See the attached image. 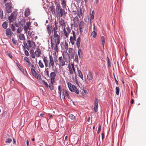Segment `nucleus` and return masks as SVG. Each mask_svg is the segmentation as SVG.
<instances>
[{
  "label": "nucleus",
  "instance_id": "obj_1",
  "mask_svg": "<svg viewBox=\"0 0 146 146\" xmlns=\"http://www.w3.org/2000/svg\"><path fill=\"white\" fill-rule=\"evenodd\" d=\"M50 78V83H49V85L44 80L42 81V82L47 88H48L49 87L50 90H54V86L53 84L55 82V72H52L51 73Z\"/></svg>",
  "mask_w": 146,
  "mask_h": 146
},
{
  "label": "nucleus",
  "instance_id": "obj_2",
  "mask_svg": "<svg viewBox=\"0 0 146 146\" xmlns=\"http://www.w3.org/2000/svg\"><path fill=\"white\" fill-rule=\"evenodd\" d=\"M58 93L60 95V98L63 99H64L65 97L67 96L68 98H70L69 96V92L66 90H62L60 86H58Z\"/></svg>",
  "mask_w": 146,
  "mask_h": 146
},
{
  "label": "nucleus",
  "instance_id": "obj_3",
  "mask_svg": "<svg viewBox=\"0 0 146 146\" xmlns=\"http://www.w3.org/2000/svg\"><path fill=\"white\" fill-rule=\"evenodd\" d=\"M27 43L24 42V46L27 48V50H29L30 48H35L36 46L35 42L33 41H31L29 40L27 41Z\"/></svg>",
  "mask_w": 146,
  "mask_h": 146
},
{
  "label": "nucleus",
  "instance_id": "obj_4",
  "mask_svg": "<svg viewBox=\"0 0 146 146\" xmlns=\"http://www.w3.org/2000/svg\"><path fill=\"white\" fill-rule=\"evenodd\" d=\"M67 84L68 88L71 92H74L77 95L79 94V90L74 85L72 84L71 83L69 82L67 83Z\"/></svg>",
  "mask_w": 146,
  "mask_h": 146
},
{
  "label": "nucleus",
  "instance_id": "obj_5",
  "mask_svg": "<svg viewBox=\"0 0 146 146\" xmlns=\"http://www.w3.org/2000/svg\"><path fill=\"white\" fill-rule=\"evenodd\" d=\"M56 17L60 18L63 16L65 12L64 9L61 8V6L59 4H58L56 9Z\"/></svg>",
  "mask_w": 146,
  "mask_h": 146
},
{
  "label": "nucleus",
  "instance_id": "obj_6",
  "mask_svg": "<svg viewBox=\"0 0 146 146\" xmlns=\"http://www.w3.org/2000/svg\"><path fill=\"white\" fill-rule=\"evenodd\" d=\"M63 58L62 56L59 57V62L60 64L64 66L65 64V62H68L69 61L70 57L69 55H63Z\"/></svg>",
  "mask_w": 146,
  "mask_h": 146
},
{
  "label": "nucleus",
  "instance_id": "obj_7",
  "mask_svg": "<svg viewBox=\"0 0 146 146\" xmlns=\"http://www.w3.org/2000/svg\"><path fill=\"white\" fill-rule=\"evenodd\" d=\"M88 27V25L86 24L83 21H81L79 25V29L80 33L86 31Z\"/></svg>",
  "mask_w": 146,
  "mask_h": 146
},
{
  "label": "nucleus",
  "instance_id": "obj_8",
  "mask_svg": "<svg viewBox=\"0 0 146 146\" xmlns=\"http://www.w3.org/2000/svg\"><path fill=\"white\" fill-rule=\"evenodd\" d=\"M59 23L60 25L63 28L64 35L66 38H68V35L67 34V33L66 30V29L65 28L66 25L65 23L64 20L62 19H59Z\"/></svg>",
  "mask_w": 146,
  "mask_h": 146
},
{
  "label": "nucleus",
  "instance_id": "obj_9",
  "mask_svg": "<svg viewBox=\"0 0 146 146\" xmlns=\"http://www.w3.org/2000/svg\"><path fill=\"white\" fill-rule=\"evenodd\" d=\"M17 15L16 12L15 11H13L8 18L10 23H13L15 20Z\"/></svg>",
  "mask_w": 146,
  "mask_h": 146
},
{
  "label": "nucleus",
  "instance_id": "obj_10",
  "mask_svg": "<svg viewBox=\"0 0 146 146\" xmlns=\"http://www.w3.org/2000/svg\"><path fill=\"white\" fill-rule=\"evenodd\" d=\"M6 10L7 13H9L12 11L13 7L11 3H8L6 5Z\"/></svg>",
  "mask_w": 146,
  "mask_h": 146
},
{
  "label": "nucleus",
  "instance_id": "obj_11",
  "mask_svg": "<svg viewBox=\"0 0 146 146\" xmlns=\"http://www.w3.org/2000/svg\"><path fill=\"white\" fill-rule=\"evenodd\" d=\"M56 34V32H55V38H56V42L55 41V43L56 45H57L59 44L60 43V36H59L58 35ZM58 50L57 48V46L56 45L55 46V51L57 52L58 53ZM58 54V53H57V54Z\"/></svg>",
  "mask_w": 146,
  "mask_h": 146
},
{
  "label": "nucleus",
  "instance_id": "obj_12",
  "mask_svg": "<svg viewBox=\"0 0 146 146\" xmlns=\"http://www.w3.org/2000/svg\"><path fill=\"white\" fill-rule=\"evenodd\" d=\"M68 68L70 74H72L73 73H75V69L73 64L69 63L68 64Z\"/></svg>",
  "mask_w": 146,
  "mask_h": 146
},
{
  "label": "nucleus",
  "instance_id": "obj_13",
  "mask_svg": "<svg viewBox=\"0 0 146 146\" xmlns=\"http://www.w3.org/2000/svg\"><path fill=\"white\" fill-rule=\"evenodd\" d=\"M73 36H71L70 38V41L72 45H73L75 43V41L76 40V38L75 32L74 31H72Z\"/></svg>",
  "mask_w": 146,
  "mask_h": 146
},
{
  "label": "nucleus",
  "instance_id": "obj_14",
  "mask_svg": "<svg viewBox=\"0 0 146 146\" xmlns=\"http://www.w3.org/2000/svg\"><path fill=\"white\" fill-rule=\"evenodd\" d=\"M13 33L11 32L10 29L8 28L6 30V35L8 37H11V36Z\"/></svg>",
  "mask_w": 146,
  "mask_h": 146
},
{
  "label": "nucleus",
  "instance_id": "obj_15",
  "mask_svg": "<svg viewBox=\"0 0 146 146\" xmlns=\"http://www.w3.org/2000/svg\"><path fill=\"white\" fill-rule=\"evenodd\" d=\"M98 102L97 99L96 98L95 102L94 104V110L95 112H96L98 111Z\"/></svg>",
  "mask_w": 146,
  "mask_h": 146
},
{
  "label": "nucleus",
  "instance_id": "obj_16",
  "mask_svg": "<svg viewBox=\"0 0 146 146\" xmlns=\"http://www.w3.org/2000/svg\"><path fill=\"white\" fill-rule=\"evenodd\" d=\"M93 78V75L91 72H90L87 75V79L88 80H91Z\"/></svg>",
  "mask_w": 146,
  "mask_h": 146
},
{
  "label": "nucleus",
  "instance_id": "obj_17",
  "mask_svg": "<svg viewBox=\"0 0 146 146\" xmlns=\"http://www.w3.org/2000/svg\"><path fill=\"white\" fill-rule=\"evenodd\" d=\"M81 42V39L80 36L76 40V44L78 49H79Z\"/></svg>",
  "mask_w": 146,
  "mask_h": 146
},
{
  "label": "nucleus",
  "instance_id": "obj_18",
  "mask_svg": "<svg viewBox=\"0 0 146 146\" xmlns=\"http://www.w3.org/2000/svg\"><path fill=\"white\" fill-rule=\"evenodd\" d=\"M50 61L49 62V65H51L52 66H53L54 65V62L53 60V58L52 55H49Z\"/></svg>",
  "mask_w": 146,
  "mask_h": 146
},
{
  "label": "nucleus",
  "instance_id": "obj_19",
  "mask_svg": "<svg viewBox=\"0 0 146 146\" xmlns=\"http://www.w3.org/2000/svg\"><path fill=\"white\" fill-rule=\"evenodd\" d=\"M19 38L21 40H25V38L24 34H20L19 36Z\"/></svg>",
  "mask_w": 146,
  "mask_h": 146
},
{
  "label": "nucleus",
  "instance_id": "obj_20",
  "mask_svg": "<svg viewBox=\"0 0 146 146\" xmlns=\"http://www.w3.org/2000/svg\"><path fill=\"white\" fill-rule=\"evenodd\" d=\"M77 71L79 76L83 80V76L80 70L77 68Z\"/></svg>",
  "mask_w": 146,
  "mask_h": 146
},
{
  "label": "nucleus",
  "instance_id": "obj_21",
  "mask_svg": "<svg viewBox=\"0 0 146 146\" xmlns=\"http://www.w3.org/2000/svg\"><path fill=\"white\" fill-rule=\"evenodd\" d=\"M25 17L29 16L30 14V11L29 9H26L25 12Z\"/></svg>",
  "mask_w": 146,
  "mask_h": 146
},
{
  "label": "nucleus",
  "instance_id": "obj_22",
  "mask_svg": "<svg viewBox=\"0 0 146 146\" xmlns=\"http://www.w3.org/2000/svg\"><path fill=\"white\" fill-rule=\"evenodd\" d=\"M4 29L7 28L8 26V23L6 21L4 22L2 25Z\"/></svg>",
  "mask_w": 146,
  "mask_h": 146
},
{
  "label": "nucleus",
  "instance_id": "obj_23",
  "mask_svg": "<svg viewBox=\"0 0 146 146\" xmlns=\"http://www.w3.org/2000/svg\"><path fill=\"white\" fill-rule=\"evenodd\" d=\"M19 23L21 26L23 27V25L25 24V21L24 19H21V21H19Z\"/></svg>",
  "mask_w": 146,
  "mask_h": 146
},
{
  "label": "nucleus",
  "instance_id": "obj_24",
  "mask_svg": "<svg viewBox=\"0 0 146 146\" xmlns=\"http://www.w3.org/2000/svg\"><path fill=\"white\" fill-rule=\"evenodd\" d=\"M101 40L102 42V45L103 46V47L104 48V45L105 43V38L103 36L101 37Z\"/></svg>",
  "mask_w": 146,
  "mask_h": 146
},
{
  "label": "nucleus",
  "instance_id": "obj_25",
  "mask_svg": "<svg viewBox=\"0 0 146 146\" xmlns=\"http://www.w3.org/2000/svg\"><path fill=\"white\" fill-rule=\"evenodd\" d=\"M41 50L40 49L37 48V50L35 51V55H40V54H41Z\"/></svg>",
  "mask_w": 146,
  "mask_h": 146
},
{
  "label": "nucleus",
  "instance_id": "obj_26",
  "mask_svg": "<svg viewBox=\"0 0 146 146\" xmlns=\"http://www.w3.org/2000/svg\"><path fill=\"white\" fill-rule=\"evenodd\" d=\"M31 72H32V74L33 76H36V75L37 74L36 71L33 68H31Z\"/></svg>",
  "mask_w": 146,
  "mask_h": 146
},
{
  "label": "nucleus",
  "instance_id": "obj_27",
  "mask_svg": "<svg viewBox=\"0 0 146 146\" xmlns=\"http://www.w3.org/2000/svg\"><path fill=\"white\" fill-rule=\"evenodd\" d=\"M51 11L53 15H55V9L54 7L52 6L50 7Z\"/></svg>",
  "mask_w": 146,
  "mask_h": 146
},
{
  "label": "nucleus",
  "instance_id": "obj_28",
  "mask_svg": "<svg viewBox=\"0 0 146 146\" xmlns=\"http://www.w3.org/2000/svg\"><path fill=\"white\" fill-rule=\"evenodd\" d=\"M0 18L1 19L3 18V10L1 9L0 10Z\"/></svg>",
  "mask_w": 146,
  "mask_h": 146
},
{
  "label": "nucleus",
  "instance_id": "obj_29",
  "mask_svg": "<svg viewBox=\"0 0 146 146\" xmlns=\"http://www.w3.org/2000/svg\"><path fill=\"white\" fill-rule=\"evenodd\" d=\"M17 65L18 66V67H19V69L20 70L23 72L25 74V72H25V71L24 70L23 68L22 67L20 66V65L19 64L18 65L17 64Z\"/></svg>",
  "mask_w": 146,
  "mask_h": 146
},
{
  "label": "nucleus",
  "instance_id": "obj_30",
  "mask_svg": "<svg viewBox=\"0 0 146 146\" xmlns=\"http://www.w3.org/2000/svg\"><path fill=\"white\" fill-rule=\"evenodd\" d=\"M94 11L93 10L92 11V13L90 14V17L91 19V20H93L94 19Z\"/></svg>",
  "mask_w": 146,
  "mask_h": 146
},
{
  "label": "nucleus",
  "instance_id": "obj_31",
  "mask_svg": "<svg viewBox=\"0 0 146 146\" xmlns=\"http://www.w3.org/2000/svg\"><path fill=\"white\" fill-rule=\"evenodd\" d=\"M36 78L38 79H39L40 80H41L42 79L41 77L40 74H37L36 75V76H34Z\"/></svg>",
  "mask_w": 146,
  "mask_h": 146
},
{
  "label": "nucleus",
  "instance_id": "obj_32",
  "mask_svg": "<svg viewBox=\"0 0 146 146\" xmlns=\"http://www.w3.org/2000/svg\"><path fill=\"white\" fill-rule=\"evenodd\" d=\"M116 93L117 95H119V88L118 87H116L115 88Z\"/></svg>",
  "mask_w": 146,
  "mask_h": 146
},
{
  "label": "nucleus",
  "instance_id": "obj_33",
  "mask_svg": "<svg viewBox=\"0 0 146 146\" xmlns=\"http://www.w3.org/2000/svg\"><path fill=\"white\" fill-rule=\"evenodd\" d=\"M38 64L39 66L41 68H43L44 67V65L41 60H40L39 61Z\"/></svg>",
  "mask_w": 146,
  "mask_h": 146
},
{
  "label": "nucleus",
  "instance_id": "obj_34",
  "mask_svg": "<svg viewBox=\"0 0 146 146\" xmlns=\"http://www.w3.org/2000/svg\"><path fill=\"white\" fill-rule=\"evenodd\" d=\"M74 55H73V57L74 58V61L76 62H78V55H75V56H74Z\"/></svg>",
  "mask_w": 146,
  "mask_h": 146
},
{
  "label": "nucleus",
  "instance_id": "obj_35",
  "mask_svg": "<svg viewBox=\"0 0 146 146\" xmlns=\"http://www.w3.org/2000/svg\"><path fill=\"white\" fill-rule=\"evenodd\" d=\"M92 37L94 38L96 37L97 35L95 31H94L92 33Z\"/></svg>",
  "mask_w": 146,
  "mask_h": 146
},
{
  "label": "nucleus",
  "instance_id": "obj_36",
  "mask_svg": "<svg viewBox=\"0 0 146 146\" xmlns=\"http://www.w3.org/2000/svg\"><path fill=\"white\" fill-rule=\"evenodd\" d=\"M64 46L65 49L67 50L68 49V43L65 41V42L64 45Z\"/></svg>",
  "mask_w": 146,
  "mask_h": 146
},
{
  "label": "nucleus",
  "instance_id": "obj_37",
  "mask_svg": "<svg viewBox=\"0 0 146 146\" xmlns=\"http://www.w3.org/2000/svg\"><path fill=\"white\" fill-rule=\"evenodd\" d=\"M78 17L80 18V17L82 16V11L81 9H80V11L78 12Z\"/></svg>",
  "mask_w": 146,
  "mask_h": 146
},
{
  "label": "nucleus",
  "instance_id": "obj_38",
  "mask_svg": "<svg viewBox=\"0 0 146 146\" xmlns=\"http://www.w3.org/2000/svg\"><path fill=\"white\" fill-rule=\"evenodd\" d=\"M61 2L62 5L65 6L66 5V1L65 0H61Z\"/></svg>",
  "mask_w": 146,
  "mask_h": 146
},
{
  "label": "nucleus",
  "instance_id": "obj_39",
  "mask_svg": "<svg viewBox=\"0 0 146 146\" xmlns=\"http://www.w3.org/2000/svg\"><path fill=\"white\" fill-rule=\"evenodd\" d=\"M12 141V140L11 138H8L6 139L5 143H10Z\"/></svg>",
  "mask_w": 146,
  "mask_h": 146
},
{
  "label": "nucleus",
  "instance_id": "obj_40",
  "mask_svg": "<svg viewBox=\"0 0 146 146\" xmlns=\"http://www.w3.org/2000/svg\"><path fill=\"white\" fill-rule=\"evenodd\" d=\"M69 117L70 119L72 120L74 119L75 118L73 114L70 115H69Z\"/></svg>",
  "mask_w": 146,
  "mask_h": 146
},
{
  "label": "nucleus",
  "instance_id": "obj_41",
  "mask_svg": "<svg viewBox=\"0 0 146 146\" xmlns=\"http://www.w3.org/2000/svg\"><path fill=\"white\" fill-rule=\"evenodd\" d=\"M107 58H108V67H111L110 62L109 58H108V57L107 56Z\"/></svg>",
  "mask_w": 146,
  "mask_h": 146
},
{
  "label": "nucleus",
  "instance_id": "obj_42",
  "mask_svg": "<svg viewBox=\"0 0 146 146\" xmlns=\"http://www.w3.org/2000/svg\"><path fill=\"white\" fill-rule=\"evenodd\" d=\"M11 28L13 31H14L15 30V26L13 24H12L11 25Z\"/></svg>",
  "mask_w": 146,
  "mask_h": 146
},
{
  "label": "nucleus",
  "instance_id": "obj_43",
  "mask_svg": "<svg viewBox=\"0 0 146 146\" xmlns=\"http://www.w3.org/2000/svg\"><path fill=\"white\" fill-rule=\"evenodd\" d=\"M66 29L67 31V34L68 35V34L70 33L71 32V30L68 27L66 28Z\"/></svg>",
  "mask_w": 146,
  "mask_h": 146
},
{
  "label": "nucleus",
  "instance_id": "obj_44",
  "mask_svg": "<svg viewBox=\"0 0 146 146\" xmlns=\"http://www.w3.org/2000/svg\"><path fill=\"white\" fill-rule=\"evenodd\" d=\"M24 60L27 62L28 63H29L30 61L29 58L27 57H25L24 58Z\"/></svg>",
  "mask_w": 146,
  "mask_h": 146
},
{
  "label": "nucleus",
  "instance_id": "obj_45",
  "mask_svg": "<svg viewBox=\"0 0 146 146\" xmlns=\"http://www.w3.org/2000/svg\"><path fill=\"white\" fill-rule=\"evenodd\" d=\"M43 61L44 62L45 64H48V60H47V58L46 57L44 58Z\"/></svg>",
  "mask_w": 146,
  "mask_h": 146
},
{
  "label": "nucleus",
  "instance_id": "obj_46",
  "mask_svg": "<svg viewBox=\"0 0 146 146\" xmlns=\"http://www.w3.org/2000/svg\"><path fill=\"white\" fill-rule=\"evenodd\" d=\"M22 31L21 30V27H19L17 30V32L18 33H20Z\"/></svg>",
  "mask_w": 146,
  "mask_h": 146
},
{
  "label": "nucleus",
  "instance_id": "obj_47",
  "mask_svg": "<svg viewBox=\"0 0 146 146\" xmlns=\"http://www.w3.org/2000/svg\"><path fill=\"white\" fill-rule=\"evenodd\" d=\"M101 129V125H100L99 126V127H98V131H97L98 133H99L100 132Z\"/></svg>",
  "mask_w": 146,
  "mask_h": 146
},
{
  "label": "nucleus",
  "instance_id": "obj_48",
  "mask_svg": "<svg viewBox=\"0 0 146 146\" xmlns=\"http://www.w3.org/2000/svg\"><path fill=\"white\" fill-rule=\"evenodd\" d=\"M47 29L49 33H51V30H50V27L48 25L47 26Z\"/></svg>",
  "mask_w": 146,
  "mask_h": 146
},
{
  "label": "nucleus",
  "instance_id": "obj_49",
  "mask_svg": "<svg viewBox=\"0 0 146 146\" xmlns=\"http://www.w3.org/2000/svg\"><path fill=\"white\" fill-rule=\"evenodd\" d=\"M47 29L49 33H51V30H50V27L48 25L47 26Z\"/></svg>",
  "mask_w": 146,
  "mask_h": 146
},
{
  "label": "nucleus",
  "instance_id": "obj_50",
  "mask_svg": "<svg viewBox=\"0 0 146 146\" xmlns=\"http://www.w3.org/2000/svg\"><path fill=\"white\" fill-rule=\"evenodd\" d=\"M34 48H30V53L31 54V55H33V53L34 52V51L33 50V49Z\"/></svg>",
  "mask_w": 146,
  "mask_h": 146
},
{
  "label": "nucleus",
  "instance_id": "obj_51",
  "mask_svg": "<svg viewBox=\"0 0 146 146\" xmlns=\"http://www.w3.org/2000/svg\"><path fill=\"white\" fill-rule=\"evenodd\" d=\"M78 55H81L82 54V50L80 49H79L78 51Z\"/></svg>",
  "mask_w": 146,
  "mask_h": 146
},
{
  "label": "nucleus",
  "instance_id": "obj_52",
  "mask_svg": "<svg viewBox=\"0 0 146 146\" xmlns=\"http://www.w3.org/2000/svg\"><path fill=\"white\" fill-rule=\"evenodd\" d=\"M31 25V23L29 21L27 23L26 25L29 28L30 26Z\"/></svg>",
  "mask_w": 146,
  "mask_h": 146
},
{
  "label": "nucleus",
  "instance_id": "obj_53",
  "mask_svg": "<svg viewBox=\"0 0 146 146\" xmlns=\"http://www.w3.org/2000/svg\"><path fill=\"white\" fill-rule=\"evenodd\" d=\"M20 24L19 22V23H17L16 22H15V26L17 27H19L20 26Z\"/></svg>",
  "mask_w": 146,
  "mask_h": 146
},
{
  "label": "nucleus",
  "instance_id": "obj_54",
  "mask_svg": "<svg viewBox=\"0 0 146 146\" xmlns=\"http://www.w3.org/2000/svg\"><path fill=\"white\" fill-rule=\"evenodd\" d=\"M35 34L34 32H33V31L31 32V35H29V36H31L32 37H33V36Z\"/></svg>",
  "mask_w": 146,
  "mask_h": 146
},
{
  "label": "nucleus",
  "instance_id": "obj_55",
  "mask_svg": "<svg viewBox=\"0 0 146 146\" xmlns=\"http://www.w3.org/2000/svg\"><path fill=\"white\" fill-rule=\"evenodd\" d=\"M52 39H51V44H52V45H51V47H52V49H54L55 50V47H54V46H53V44L52 43Z\"/></svg>",
  "mask_w": 146,
  "mask_h": 146
},
{
  "label": "nucleus",
  "instance_id": "obj_56",
  "mask_svg": "<svg viewBox=\"0 0 146 146\" xmlns=\"http://www.w3.org/2000/svg\"><path fill=\"white\" fill-rule=\"evenodd\" d=\"M24 30H27L28 29H29V28L27 26H26V25L24 26Z\"/></svg>",
  "mask_w": 146,
  "mask_h": 146
},
{
  "label": "nucleus",
  "instance_id": "obj_57",
  "mask_svg": "<svg viewBox=\"0 0 146 146\" xmlns=\"http://www.w3.org/2000/svg\"><path fill=\"white\" fill-rule=\"evenodd\" d=\"M102 139L103 140L104 138V133H102Z\"/></svg>",
  "mask_w": 146,
  "mask_h": 146
},
{
  "label": "nucleus",
  "instance_id": "obj_58",
  "mask_svg": "<svg viewBox=\"0 0 146 146\" xmlns=\"http://www.w3.org/2000/svg\"><path fill=\"white\" fill-rule=\"evenodd\" d=\"M25 55H29V52L27 50H25Z\"/></svg>",
  "mask_w": 146,
  "mask_h": 146
},
{
  "label": "nucleus",
  "instance_id": "obj_59",
  "mask_svg": "<svg viewBox=\"0 0 146 146\" xmlns=\"http://www.w3.org/2000/svg\"><path fill=\"white\" fill-rule=\"evenodd\" d=\"M55 27H54L53 28V30H52V32H53L54 33V36L55 37Z\"/></svg>",
  "mask_w": 146,
  "mask_h": 146
},
{
  "label": "nucleus",
  "instance_id": "obj_60",
  "mask_svg": "<svg viewBox=\"0 0 146 146\" xmlns=\"http://www.w3.org/2000/svg\"><path fill=\"white\" fill-rule=\"evenodd\" d=\"M12 41L13 44H16L15 41L14 40V38H13V39H12Z\"/></svg>",
  "mask_w": 146,
  "mask_h": 146
},
{
  "label": "nucleus",
  "instance_id": "obj_61",
  "mask_svg": "<svg viewBox=\"0 0 146 146\" xmlns=\"http://www.w3.org/2000/svg\"><path fill=\"white\" fill-rule=\"evenodd\" d=\"M90 117H88L87 119V121L88 122H89L90 121Z\"/></svg>",
  "mask_w": 146,
  "mask_h": 146
},
{
  "label": "nucleus",
  "instance_id": "obj_62",
  "mask_svg": "<svg viewBox=\"0 0 146 146\" xmlns=\"http://www.w3.org/2000/svg\"><path fill=\"white\" fill-rule=\"evenodd\" d=\"M134 103V100L133 99H132L131 100V104H133Z\"/></svg>",
  "mask_w": 146,
  "mask_h": 146
},
{
  "label": "nucleus",
  "instance_id": "obj_63",
  "mask_svg": "<svg viewBox=\"0 0 146 146\" xmlns=\"http://www.w3.org/2000/svg\"><path fill=\"white\" fill-rule=\"evenodd\" d=\"M28 34L29 36V35H31V31H28Z\"/></svg>",
  "mask_w": 146,
  "mask_h": 146
},
{
  "label": "nucleus",
  "instance_id": "obj_64",
  "mask_svg": "<svg viewBox=\"0 0 146 146\" xmlns=\"http://www.w3.org/2000/svg\"><path fill=\"white\" fill-rule=\"evenodd\" d=\"M26 143H27V146H29V141L28 140H27V141H26Z\"/></svg>",
  "mask_w": 146,
  "mask_h": 146
}]
</instances>
